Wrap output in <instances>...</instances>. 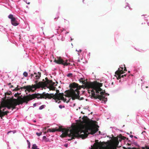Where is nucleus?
<instances>
[{"mask_svg":"<svg viewBox=\"0 0 149 149\" xmlns=\"http://www.w3.org/2000/svg\"><path fill=\"white\" fill-rule=\"evenodd\" d=\"M86 118V119L84 120L86 123L85 125L80 123L73 126L70 130L65 129L63 132L61 137H64L67 136L71 137V139H68L70 141L76 138H81L84 139L87 138L88 134H94L98 130V129L95 127L96 121H90L87 117Z\"/></svg>","mask_w":149,"mask_h":149,"instance_id":"1","label":"nucleus"},{"mask_svg":"<svg viewBox=\"0 0 149 149\" xmlns=\"http://www.w3.org/2000/svg\"><path fill=\"white\" fill-rule=\"evenodd\" d=\"M82 83L84 84L86 87L93 89L91 91L92 97L95 99H98L100 100L104 101V103L107 101V98H105V97L103 96L104 92L102 91V89L100 88L102 86V83L85 82L84 81H82Z\"/></svg>","mask_w":149,"mask_h":149,"instance_id":"2","label":"nucleus"},{"mask_svg":"<svg viewBox=\"0 0 149 149\" xmlns=\"http://www.w3.org/2000/svg\"><path fill=\"white\" fill-rule=\"evenodd\" d=\"M64 93H56L55 94L53 93L49 94L48 93H46L45 92H43L42 94L36 93H35L30 95H28V98L29 101L35 98H37L38 99L40 98H44L46 99L48 98L49 99H51L53 98L54 99L56 100L57 99L58 100H62L64 101L68 102L66 101V99H65L63 97Z\"/></svg>","mask_w":149,"mask_h":149,"instance_id":"3","label":"nucleus"},{"mask_svg":"<svg viewBox=\"0 0 149 149\" xmlns=\"http://www.w3.org/2000/svg\"><path fill=\"white\" fill-rule=\"evenodd\" d=\"M70 90H68L67 95L69 97H71L73 100L76 99H79V90L81 88V87L79 86V84L73 82L69 85Z\"/></svg>","mask_w":149,"mask_h":149,"instance_id":"4","label":"nucleus"},{"mask_svg":"<svg viewBox=\"0 0 149 149\" xmlns=\"http://www.w3.org/2000/svg\"><path fill=\"white\" fill-rule=\"evenodd\" d=\"M29 101L27 95L24 96L23 98L18 97L17 99H14L9 101V106H7V108L8 109L12 108V110H13L16 108L17 105L22 104L24 102H26L27 104Z\"/></svg>","mask_w":149,"mask_h":149,"instance_id":"5","label":"nucleus"},{"mask_svg":"<svg viewBox=\"0 0 149 149\" xmlns=\"http://www.w3.org/2000/svg\"><path fill=\"white\" fill-rule=\"evenodd\" d=\"M41 83H42L41 82H38L37 84H32V86H27L21 87L20 88L21 89H26L25 92H26L27 91L29 92H30L31 91H33L32 90L33 89L35 88V89H36L39 88H40V85Z\"/></svg>","mask_w":149,"mask_h":149,"instance_id":"6","label":"nucleus"},{"mask_svg":"<svg viewBox=\"0 0 149 149\" xmlns=\"http://www.w3.org/2000/svg\"><path fill=\"white\" fill-rule=\"evenodd\" d=\"M68 60H65V61L62 59L60 57H58L56 59H55L54 62L58 64H61L64 66H67L70 64L69 63H67Z\"/></svg>","mask_w":149,"mask_h":149,"instance_id":"7","label":"nucleus"},{"mask_svg":"<svg viewBox=\"0 0 149 149\" xmlns=\"http://www.w3.org/2000/svg\"><path fill=\"white\" fill-rule=\"evenodd\" d=\"M121 68V70H120V68H118V70L115 72V74L118 76V77H117L118 79H120L121 77H123L124 76L125 77L126 75V74H125L124 75H122L121 76V74H123L124 72L123 71V68Z\"/></svg>","mask_w":149,"mask_h":149,"instance_id":"8","label":"nucleus"},{"mask_svg":"<svg viewBox=\"0 0 149 149\" xmlns=\"http://www.w3.org/2000/svg\"><path fill=\"white\" fill-rule=\"evenodd\" d=\"M8 18L11 19V22L12 24L15 26L18 25L19 23L18 21L16 20L15 17H14L12 14H10L8 16Z\"/></svg>","mask_w":149,"mask_h":149,"instance_id":"9","label":"nucleus"},{"mask_svg":"<svg viewBox=\"0 0 149 149\" xmlns=\"http://www.w3.org/2000/svg\"><path fill=\"white\" fill-rule=\"evenodd\" d=\"M45 82L40 81L39 82L42 83L40 85V88H45L47 87V83L49 81V80L47 77L45 78Z\"/></svg>","mask_w":149,"mask_h":149,"instance_id":"10","label":"nucleus"},{"mask_svg":"<svg viewBox=\"0 0 149 149\" xmlns=\"http://www.w3.org/2000/svg\"><path fill=\"white\" fill-rule=\"evenodd\" d=\"M1 109H0V113L2 117H3L6 115H7V113H9L8 111H3L1 110Z\"/></svg>","mask_w":149,"mask_h":149,"instance_id":"11","label":"nucleus"},{"mask_svg":"<svg viewBox=\"0 0 149 149\" xmlns=\"http://www.w3.org/2000/svg\"><path fill=\"white\" fill-rule=\"evenodd\" d=\"M103 149H117L116 147L112 146L111 145H108L106 147H102Z\"/></svg>","mask_w":149,"mask_h":149,"instance_id":"12","label":"nucleus"},{"mask_svg":"<svg viewBox=\"0 0 149 149\" xmlns=\"http://www.w3.org/2000/svg\"><path fill=\"white\" fill-rule=\"evenodd\" d=\"M112 140L116 145L117 146L119 142L118 138L115 137L112 139Z\"/></svg>","mask_w":149,"mask_h":149,"instance_id":"13","label":"nucleus"},{"mask_svg":"<svg viewBox=\"0 0 149 149\" xmlns=\"http://www.w3.org/2000/svg\"><path fill=\"white\" fill-rule=\"evenodd\" d=\"M46 87L49 88L50 90L55 91V87L50 84H49L48 86H47Z\"/></svg>","mask_w":149,"mask_h":149,"instance_id":"14","label":"nucleus"},{"mask_svg":"<svg viewBox=\"0 0 149 149\" xmlns=\"http://www.w3.org/2000/svg\"><path fill=\"white\" fill-rule=\"evenodd\" d=\"M8 105L9 106V102L1 104V108L3 107H6L7 108V106Z\"/></svg>","mask_w":149,"mask_h":149,"instance_id":"15","label":"nucleus"},{"mask_svg":"<svg viewBox=\"0 0 149 149\" xmlns=\"http://www.w3.org/2000/svg\"><path fill=\"white\" fill-rule=\"evenodd\" d=\"M34 74H36V75L35 76L36 79H38L41 76V73L40 72H38V74H37L35 72Z\"/></svg>","mask_w":149,"mask_h":149,"instance_id":"16","label":"nucleus"},{"mask_svg":"<svg viewBox=\"0 0 149 149\" xmlns=\"http://www.w3.org/2000/svg\"><path fill=\"white\" fill-rule=\"evenodd\" d=\"M65 129V128H63L61 126H60L58 128L56 129V131H62V132H63L64 131V130Z\"/></svg>","mask_w":149,"mask_h":149,"instance_id":"17","label":"nucleus"},{"mask_svg":"<svg viewBox=\"0 0 149 149\" xmlns=\"http://www.w3.org/2000/svg\"><path fill=\"white\" fill-rule=\"evenodd\" d=\"M55 131H56V128L49 129L47 130V132H54Z\"/></svg>","mask_w":149,"mask_h":149,"instance_id":"18","label":"nucleus"},{"mask_svg":"<svg viewBox=\"0 0 149 149\" xmlns=\"http://www.w3.org/2000/svg\"><path fill=\"white\" fill-rule=\"evenodd\" d=\"M32 148L33 149H39L38 148H37V146L35 144H33L32 147Z\"/></svg>","mask_w":149,"mask_h":149,"instance_id":"19","label":"nucleus"},{"mask_svg":"<svg viewBox=\"0 0 149 149\" xmlns=\"http://www.w3.org/2000/svg\"><path fill=\"white\" fill-rule=\"evenodd\" d=\"M100 147L98 145L95 146L93 148V149H99Z\"/></svg>","mask_w":149,"mask_h":149,"instance_id":"20","label":"nucleus"},{"mask_svg":"<svg viewBox=\"0 0 149 149\" xmlns=\"http://www.w3.org/2000/svg\"><path fill=\"white\" fill-rule=\"evenodd\" d=\"M72 73H69L67 74V76L68 77H72Z\"/></svg>","mask_w":149,"mask_h":149,"instance_id":"21","label":"nucleus"},{"mask_svg":"<svg viewBox=\"0 0 149 149\" xmlns=\"http://www.w3.org/2000/svg\"><path fill=\"white\" fill-rule=\"evenodd\" d=\"M45 107V105H42V106H41L39 108V109L40 110L42 109H44Z\"/></svg>","mask_w":149,"mask_h":149,"instance_id":"22","label":"nucleus"},{"mask_svg":"<svg viewBox=\"0 0 149 149\" xmlns=\"http://www.w3.org/2000/svg\"><path fill=\"white\" fill-rule=\"evenodd\" d=\"M52 83H53V81L52 80H49V81L47 83V85L48 84H51Z\"/></svg>","mask_w":149,"mask_h":149,"instance_id":"23","label":"nucleus"},{"mask_svg":"<svg viewBox=\"0 0 149 149\" xmlns=\"http://www.w3.org/2000/svg\"><path fill=\"white\" fill-rule=\"evenodd\" d=\"M16 132L15 130H13V131H8V133H7V134H8L9 133L12 132L13 134H15V133Z\"/></svg>","mask_w":149,"mask_h":149,"instance_id":"24","label":"nucleus"},{"mask_svg":"<svg viewBox=\"0 0 149 149\" xmlns=\"http://www.w3.org/2000/svg\"><path fill=\"white\" fill-rule=\"evenodd\" d=\"M42 132H36V134L38 136H40V135H42Z\"/></svg>","mask_w":149,"mask_h":149,"instance_id":"25","label":"nucleus"},{"mask_svg":"<svg viewBox=\"0 0 149 149\" xmlns=\"http://www.w3.org/2000/svg\"><path fill=\"white\" fill-rule=\"evenodd\" d=\"M23 75L25 77H27L28 75V74L27 72H24L23 74Z\"/></svg>","mask_w":149,"mask_h":149,"instance_id":"26","label":"nucleus"},{"mask_svg":"<svg viewBox=\"0 0 149 149\" xmlns=\"http://www.w3.org/2000/svg\"><path fill=\"white\" fill-rule=\"evenodd\" d=\"M120 138L121 139L125 140L126 138L124 136H122L121 135L120 136Z\"/></svg>","mask_w":149,"mask_h":149,"instance_id":"27","label":"nucleus"},{"mask_svg":"<svg viewBox=\"0 0 149 149\" xmlns=\"http://www.w3.org/2000/svg\"><path fill=\"white\" fill-rule=\"evenodd\" d=\"M27 141V142H28V147L29 148H30V143L28 140Z\"/></svg>","mask_w":149,"mask_h":149,"instance_id":"28","label":"nucleus"},{"mask_svg":"<svg viewBox=\"0 0 149 149\" xmlns=\"http://www.w3.org/2000/svg\"><path fill=\"white\" fill-rule=\"evenodd\" d=\"M11 93V92H10V93H8V92H6L5 93V95H10V94Z\"/></svg>","mask_w":149,"mask_h":149,"instance_id":"29","label":"nucleus"},{"mask_svg":"<svg viewBox=\"0 0 149 149\" xmlns=\"http://www.w3.org/2000/svg\"><path fill=\"white\" fill-rule=\"evenodd\" d=\"M19 94H20V93H16L15 94L14 96L15 97H16L17 96V95L19 96Z\"/></svg>","mask_w":149,"mask_h":149,"instance_id":"30","label":"nucleus"},{"mask_svg":"<svg viewBox=\"0 0 149 149\" xmlns=\"http://www.w3.org/2000/svg\"><path fill=\"white\" fill-rule=\"evenodd\" d=\"M51 85H52V86H54L55 85V82H53L52 83V84H51Z\"/></svg>","mask_w":149,"mask_h":149,"instance_id":"31","label":"nucleus"},{"mask_svg":"<svg viewBox=\"0 0 149 149\" xmlns=\"http://www.w3.org/2000/svg\"><path fill=\"white\" fill-rule=\"evenodd\" d=\"M18 86H17V87L16 88H15V91H18V90L19 89L18 88Z\"/></svg>","mask_w":149,"mask_h":149,"instance_id":"32","label":"nucleus"},{"mask_svg":"<svg viewBox=\"0 0 149 149\" xmlns=\"http://www.w3.org/2000/svg\"><path fill=\"white\" fill-rule=\"evenodd\" d=\"M124 71H127L126 68V67L125 66V65H124Z\"/></svg>","mask_w":149,"mask_h":149,"instance_id":"33","label":"nucleus"},{"mask_svg":"<svg viewBox=\"0 0 149 149\" xmlns=\"http://www.w3.org/2000/svg\"><path fill=\"white\" fill-rule=\"evenodd\" d=\"M43 139H46V136H43Z\"/></svg>","mask_w":149,"mask_h":149,"instance_id":"34","label":"nucleus"},{"mask_svg":"<svg viewBox=\"0 0 149 149\" xmlns=\"http://www.w3.org/2000/svg\"><path fill=\"white\" fill-rule=\"evenodd\" d=\"M33 74H31V78H32V77H33Z\"/></svg>","mask_w":149,"mask_h":149,"instance_id":"35","label":"nucleus"},{"mask_svg":"<svg viewBox=\"0 0 149 149\" xmlns=\"http://www.w3.org/2000/svg\"><path fill=\"white\" fill-rule=\"evenodd\" d=\"M129 149H137L135 148H130Z\"/></svg>","mask_w":149,"mask_h":149,"instance_id":"36","label":"nucleus"},{"mask_svg":"<svg viewBox=\"0 0 149 149\" xmlns=\"http://www.w3.org/2000/svg\"><path fill=\"white\" fill-rule=\"evenodd\" d=\"M35 83H36V84H38V81H35Z\"/></svg>","mask_w":149,"mask_h":149,"instance_id":"37","label":"nucleus"},{"mask_svg":"<svg viewBox=\"0 0 149 149\" xmlns=\"http://www.w3.org/2000/svg\"><path fill=\"white\" fill-rule=\"evenodd\" d=\"M13 87V85H11V86L10 87V88H12Z\"/></svg>","mask_w":149,"mask_h":149,"instance_id":"38","label":"nucleus"},{"mask_svg":"<svg viewBox=\"0 0 149 149\" xmlns=\"http://www.w3.org/2000/svg\"><path fill=\"white\" fill-rule=\"evenodd\" d=\"M130 137L131 138H132L133 137V136L132 135H130Z\"/></svg>","mask_w":149,"mask_h":149,"instance_id":"39","label":"nucleus"},{"mask_svg":"<svg viewBox=\"0 0 149 149\" xmlns=\"http://www.w3.org/2000/svg\"><path fill=\"white\" fill-rule=\"evenodd\" d=\"M146 149H149V147H146Z\"/></svg>","mask_w":149,"mask_h":149,"instance_id":"40","label":"nucleus"},{"mask_svg":"<svg viewBox=\"0 0 149 149\" xmlns=\"http://www.w3.org/2000/svg\"><path fill=\"white\" fill-rule=\"evenodd\" d=\"M11 84V83H9L8 84V85H10Z\"/></svg>","mask_w":149,"mask_h":149,"instance_id":"41","label":"nucleus"},{"mask_svg":"<svg viewBox=\"0 0 149 149\" xmlns=\"http://www.w3.org/2000/svg\"><path fill=\"white\" fill-rule=\"evenodd\" d=\"M65 146L66 147H67L68 146V145L67 144H65Z\"/></svg>","mask_w":149,"mask_h":149,"instance_id":"42","label":"nucleus"},{"mask_svg":"<svg viewBox=\"0 0 149 149\" xmlns=\"http://www.w3.org/2000/svg\"><path fill=\"white\" fill-rule=\"evenodd\" d=\"M0 117L1 118V119L2 118V117L1 116V115L0 113Z\"/></svg>","mask_w":149,"mask_h":149,"instance_id":"43","label":"nucleus"},{"mask_svg":"<svg viewBox=\"0 0 149 149\" xmlns=\"http://www.w3.org/2000/svg\"><path fill=\"white\" fill-rule=\"evenodd\" d=\"M47 132H47H47H44V134H46V133H47Z\"/></svg>","mask_w":149,"mask_h":149,"instance_id":"44","label":"nucleus"},{"mask_svg":"<svg viewBox=\"0 0 149 149\" xmlns=\"http://www.w3.org/2000/svg\"><path fill=\"white\" fill-rule=\"evenodd\" d=\"M83 99H84V98H83V97H82V98H81V99H80V100H83Z\"/></svg>","mask_w":149,"mask_h":149,"instance_id":"45","label":"nucleus"},{"mask_svg":"<svg viewBox=\"0 0 149 149\" xmlns=\"http://www.w3.org/2000/svg\"><path fill=\"white\" fill-rule=\"evenodd\" d=\"M134 137L136 139L137 138V137H136V136H134Z\"/></svg>","mask_w":149,"mask_h":149,"instance_id":"46","label":"nucleus"},{"mask_svg":"<svg viewBox=\"0 0 149 149\" xmlns=\"http://www.w3.org/2000/svg\"><path fill=\"white\" fill-rule=\"evenodd\" d=\"M142 149H145V148L144 147H142Z\"/></svg>","mask_w":149,"mask_h":149,"instance_id":"47","label":"nucleus"},{"mask_svg":"<svg viewBox=\"0 0 149 149\" xmlns=\"http://www.w3.org/2000/svg\"><path fill=\"white\" fill-rule=\"evenodd\" d=\"M5 110V109H4L2 110V111H4Z\"/></svg>","mask_w":149,"mask_h":149,"instance_id":"48","label":"nucleus"},{"mask_svg":"<svg viewBox=\"0 0 149 149\" xmlns=\"http://www.w3.org/2000/svg\"><path fill=\"white\" fill-rule=\"evenodd\" d=\"M0 109H1V106L0 104Z\"/></svg>","mask_w":149,"mask_h":149,"instance_id":"49","label":"nucleus"},{"mask_svg":"<svg viewBox=\"0 0 149 149\" xmlns=\"http://www.w3.org/2000/svg\"><path fill=\"white\" fill-rule=\"evenodd\" d=\"M128 146H130V144H129V143H128Z\"/></svg>","mask_w":149,"mask_h":149,"instance_id":"50","label":"nucleus"},{"mask_svg":"<svg viewBox=\"0 0 149 149\" xmlns=\"http://www.w3.org/2000/svg\"><path fill=\"white\" fill-rule=\"evenodd\" d=\"M79 51H80V52H81V50H80Z\"/></svg>","mask_w":149,"mask_h":149,"instance_id":"51","label":"nucleus"},{"mask_svg":"<svg viewBox=\"0 0 149 149\" xmlns=\"http://www.w3.org/2000/svg\"><path fill=\"white\" fill-rule=\"evenodd\" d=\"M59 107H60V108H61V106H59Z\"/></svg>","mask_w":149,"mask_h":149,"instance_id":"52","label":"nucleus"},{"mask_svg":"<svg viewBox=\"0 0 149 149\" xmlns=\"http://www.w3.org/2000/svg\"><path fill=\"white\" fill-rule=\"evenodd\" d=\"M81 113H83V112L82 111H81Z\"/></svg>","mask_w":149,"mask_h":149,"instance_id":"53","label":"nucleus"},{"mask_svg":"<svg viewBox=\"0 0 149 149\" xmlns=\"http://www.w3.org/2000/svg\"><path fill=\"white\" fill-rule=\"evenodd\" d=\"M145 132V131H144L143 132H142V134L143 133V132Z\"/></svg>","mask_w":149,"mask_h":149,"instance_id":"54","label":"nucleus"},{"mask_svg":"<svg viewBox=\"0 0 149 149\" xmlns=\"http://www.w3.org/2000/svg\"><path fill=\"white\" fill-rule=\"evenodd\" d=\"M148 88V86H146V88Z\"/></svg>","mask_w":149,"mask_h":149,"instance_id":"55","label":"nucleus"},{"mask_svg":"<svg viewBox=\"0 0 149 149\" xmlns=\"http://www.w3.org/2000/svg\"><path fill=\"white\" fill-rule=\"evenodd\" d=\"M56 91H57V92H59V90H57Z\"/></svg>","mask_w":149,"mask_h":149,"instance_id":"56","label":"nucleus"},{"mask_svg":"<svg viewBox=\"0 0 149 149\" xmlns=\"http://www.w3.org/2000/svg\"><path fill=\"white\" fill-rule=\"evenodd\" d=\"M34 122H36V120H34Z\"/></svg>","mask_w":149,"mask_h":149,"instance_id":"57","label":"nucleus"},{"mask_svg":"<svg viewBox=\"0 0 149 149\" xmlns=\"http://www.w3.org/2000/svg\"><path fill=\"white\" fill-rule=\"evenodd\" d=\"M128 72L129 73H130V71H128Z\"/></svg>","mask_w":149,"mask_h":149,"instance_id":"58","label":"nucleus"},{"mask_svg":"<svg viewBox=\"0 0 149 149\" xmlns=\"http://www.w3.org/2000/svg\"><path fill=\"white\" fill-rule=\"evenodd\" d=\"M119 140L120 141L121 140H120V139H119Z\"/></svg>","mask_w":149,"mask_h":149,"instance_id":"59","label":"nucleus"},{"mask_svg":"<svg viewBox=\"0 0 149 149\" xmlns=\"http://www.w3.org/2000/svg\"><path fill=\"white\" fill-rule=\"evenodd\" d=\"M35 104H34V106H35Z\"/></svg>","mask_w":149,"mask_h":149,"instance_id":"60","label":"nucleus"},{"mask_svg":"<svg viewBox=\"0 0 149 149\" xmlns=\"http://www.w3.org/2000/svg\"><path fill=\"white\" fill-rule=\"evenodd\" d=\"M46 128V127H45V130Z\"/></svg>","mask_w":149,"mask_h":149,"instance_id":"61","label":"nucleus"},{"mask_svg":"<svg viewBox=\"0 0 149 149\" xmlns=\"http://www.w3.org/2000/svg\"><path fill=\"white\" fill-rule=\"evenodd\" d=\"M44 80H45L44 79L43 80V81H44Z\"/></svg>","mask_w":149,"mask_h":149,"instance_id":"62","label":"nucleus"}]
</instances>
